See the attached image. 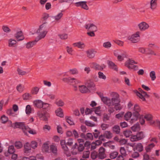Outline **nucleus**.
Segmentation results:
<instances>
[{"mask_svg":"<svg viewBox=\"0 0 160 160\" xmlns=\"http://www.w3.org/2000/svg\"><path fill=\"white\" fill-rule=\"evenodd\" d=\"M78 151L79 152H82L84 149V147L83 144L80 143L77 148Z\"/></svg>","mask_w":160,"mask_h":160,"instance_id":"bf43d9fd","label":"nucleus"},{"mask_svg":"<svg viewBox=\"0 0 160 160\" xmlns=\"http://www.w3.org/2000/svg\"><path fill=\"white\" fill-rule=\"evenodd\" d=\"M76 79L74 78H71V77H68L67 78H64L62 79V81L65 82H67L68 83H69V82L70 81L72 80H76Z\"/></svg>","mask_w":160,"mask_h":160,"instance_id":"3c124183","label":"nucleus"},{"mask_svg":"<svg viewBox=\"0 0 160 160\" xmlns=\"http://www.w3.org/2000/svg\"><path fill=\"white\" fill-rule=\"evenodd\" d=\"M63 13L61 12L59 13L57 15L54 17V18L56 20H58L61 19L63 16Z\"/></svg>","mask_w":160,"mask_h":160,"instance_id":"69168bd1","label":"nucleus"},{"mask_svg":"<svg viewBox=\"0 0 160 160\" xmlns=\"http://www.w3.org/2000/svg\"><path fill=\"white\" fill-rule=\"evenodd\" d=\"M155 146V145L153 143H152L150 144L146 147L145 148V150H146V152H150L151 149Z\"/></svg>","mask_w":160,"mask_h":160,"instance_id":"c756f323","label":"nucleus"},{"mask_svg":"<svg viewBox=\"0 0 160 160\" xmlns=\"http://www.w3.org/2000/svg\"><path fill=\"white\" fill-rule=\"evenodd\" d=\"M39 88L37 87L33 88L31 90V92L32 94H36L38 93Z\"/></svg>","mask_w":160,"mask_h":160,"instance_id":"6e6d98bb","label":"nucleus"},{"mask_svg":"<svg viewBox=\"0 0 160 160\" xmlns=\"http://www.w3.org/2000/svg\"><path fill=\"white\" fill-rule=\"evenodd\" d=\"M38 41L36 38L34 40L27 42L26 44V48L28 49L31 48L36 44Z\"/></svg>","mask_w":160,"mask_h":160,"instance_id":"dca6fc26","label":"nucleus"},{"mask_svg":"<svg viewBox=\"0 0 160 160\" xmlns=\"http://www.w3.org/2000/svg\"><path fill=\"white\" fill-rule=\"evenodd\" d=\"M146 54L156 55V54L154 53L153 51L148 48H147L146 49Z\"/></svg>","mask_w":160,"mask_h":160,"instance_id":"052dcab7","label":"nucleus"},{"mask_svg":"<svg viewBox=\"0 0 160 160\" xmlns=\"http://www.w3.org/2000/svg\"><path fill=\"white\" fill-rule=\"evenodd\" d=\"M79 89L80 92L82 93H86L90 92V90L88 88L87 86L81 85L79 86Z\"/></svg>","mask_w":160,"mask_h":160,"instance_id":"f8f14e48","label":"nucleus"},{"mask_svg":"<svg viewBox=\"0 0 160 160\" xmlns=\"http://www.w3.org/2000/svg\"><path fill=\"white\" fill-rule=\"evenodd\" d=\"M47 33V31H43L39 32V34L38 36L36 38L37 39L38 41H39L40 40L44 38Z\"/></svg>","mask_w":160,"mask_h":160,"instance_id":"4be33fe9","label":"nucleus"},{"mask_svg":"<svg viewBox=\"0 0 160 160\" xmlns=\"http://www.w3.org/2000/svg\"><path fill=\"white\" fill-rule=\"evenodd\" d=\"M98 77L100 78H102L104 80L106 79V76L103 73L101 72H98Z\"/></svg>","mask_w":160,"mask_h":160,"instance_id":"774afa93","label":"nucleus"},{"mask_svg":"<svg viewBox=\"0 0 160 160\" xmlns=\"http://www.w3.org/2000/svg\"><path fill=\"white\" fill-rule=\"evenodd\" d=\"M35 157L37 160H43L44 157L41 154H37Z\"/></svg>","mask_w":160,"mask_h":160,"instance_id":"0e129e2a","label":"nucleus"},{"mask_svg":"<svg viewBox=\"0 0 160 160\" xmlns=\"http://www.w3.org/2000/svg\"><path fill=\"white\" fill-rule=\"evenodd\" d=\"M150 76L152 81L154 80L156 78L155 72L154 71H152L150 73Z\"/></svg>","mask_w":160,"mask_h":160,"instance_id":"8fccbe9b","label":"nucleus"},{"mask_svg":"<svg viewBox=\"0 0 160 160\" xmlns=\"http://www.w3.org/2000/svg\"><path fill=\"white\" fill-rule=\"evenodd\" d=\"M31 148L35 149L37 147L38 143L35 141H32L30 144Z\"/></svg>","mask_w":160,"mask_h":160,"instance_id":"864d4df0","label":"nucleus"},{"mask_svg":"<svg viewBox=\"0 0 160 160\" xmlns=\"http://www.w3.org/2000/svg\"><path fill=\"white\" fill-rule=\"evenodd\" d=\"M103 46L106 48H109L111 47L112 45L111 43L110 42H105L103 43Z\"/></svg>","mask_w":160,"mask_h":160,"instance_id":"4d7b16f0","label":"nucleus"},{"mask_svg":"<svg viewBox=\"0 0 160 160\" xmlns=\"http://www.w3.org/2000/svg\"><path fill=\"white\" fill-rule=\"evenodd\" d=\"M15 147L17 149L21 148L23 146L22 143L20 141H16L14 143Z\"/></svg>","mask_w":160,"mask_h":160,"instance_id":"79ce46f5","label":"nucleus"},{"mask_svg":"<svg viewBox=\"0 0 160 160\" xmlns=\"http://www.w3.org/2000/svg\"><path fill=\"white\" fill-rule=\"evenodd\" d=\"M108 64L109 66L113 70L118 71V68L117 66L112 61H108Z\"/></svg>","mask_w":160,"mask_h":160,"instance_id":"aec40b11","label":"nucleus"},{"mask_svg":"<svg viewBox=\"0 0 160 160\" xmlns=\"http://www.w3.org/2000/svg\"><path fill=\"white\" fill-rule=\"evenodd\" d=\"M132 116V113L131 112H128L124 116V118L126 121H128L130 119Z\"/></svg>","mask_w":160,"mask_h":160,"instance_id":"f704fd0d","label":"nucleus"},{"mask_svg":"<svg viewBox=\"0 0 160 160\" xmlns=\"http://www.w3.org/2000/svg\"><path fill=\"white\" fill-rule=\"evenodd\" d=\"M118 99L119 98H112L111 100L112 105L114 106L116 104H119L120 103V101Z\"/></svg>","mask_w":160,"mask_h":160,"instance_id":"c85d7f7f","label":"nucleus"},{"mask_svg":"<svg viewBox=\"0 0 160 160\" xmlns=\"http://www.w3.org/2000/svg\"><path fill=\"white\" fill-rule=\"evenodd\" d=\"M104 135V137L108 139L111 138L112 137V134L110 131H105Z\"/></svg>","mask_w":160,"mask_h":160,"instance_id":"e433bc0d","label":"nucleus"},{"mask_svg":"<svg viewBox=\"0 0 160 160\" xmlns=\"http://www.w3.org/2000/svg\"><path fill=\"white\" fill-rule=\"evenodd\" d=\"M118 155V152L116 151H113L111 152L110 154V158L111 159L115 158Z\"/></svg>","mask_w":160,"mask_h":160,"instance_id":"58836bf2","label":"nucleus"},{"mask_svg":"<svg viewBox=\"0 0 160 160\" xmlns=\"http://www.w3.org/2000/svg\"><path fill=\"white\" fill-rule=\"evenodd\" d=\"M16 40L12 39H10L8 40V46L10 47H15V45L16 44Z\"/></svg>","mask_w":160,"mask_h":160,"instance_id":"393cba45","label":"nucleus"},{"mask_svg":"<svg viewBox=\"0 0 160 160\" xmlns=\"http://www.w3.org/2000/svg\"><path fill=\"white\" fill-rule=\"evenodd\" d=\"M15 149L13 145L9 146L8 147V152L10 154L14 153Z\"/></svg>","mask_w":160,"mask_h":160,"instance_id":"ea45409f","label":"nucleus"},{"mask_svg":"<svg viewBox=\"0 0 160 160\" xmlns=\"http://www.w3.org/2000/svg\"><path fill=\"white\" fill-rule=\"evenodd\" d=\"M157 0H151L150 2V8L151 9H155L157 6Z\"/></svg>","mask_w":160,"mask_h":160,"instance_id":"b1692460","label":"nucleus"},{"mask_svg":"<svg viewBox=\"0 0 160 160\" xmlns=\"http://www.w3.org/2000/svg\"><path fill=\"white\" fill-rule=\"evenodd\" d=\"M138 90L139 92H138L137 90H135L134 92L139 97V98L141 99L143 101H145L146 99L144 97V95L146 92L143 90L141 88H139Z\"/></svg>","mask_w":160,"mask_h":160,"instance_id":"39448f33","label":"nucleus"},{"mask_svg":"<svg viewBox=\"0 0 160 160\" xmlns=\"http://www.w3.org/2000/svg\"><path fill=\"white\" fill-rule=\"evenodd\" d=\"M1 122L2 123H5L7 121H8V117L5 115H3L0 118Z\"/></svg>","mask_w":160,"mask_h":160,"instance_id":"4c0bfd02","label":"nucleus"},{"mask_svg":"<svg viewBox=\"0 0 160 160\" xmlns=\"http://www.w3.org/2000/svg\"><path fill=\"white\" fill-rule=\"evenodd\" d=\"M8 122L9 123V125L8 126L9 127H13L14 128H19L22 129L23 130H26L27 129L24 122H16L14 123V126H13L10 120L8 121Z\"/></svg>","mask_w":160,"mask_h":160,"instance_id":"f03ea898","label":"nucleus"},{"mask_svg":"<svg viewBox=\"0 0 160 160\" xmlns=\"http://www.w3.org/2000/svg\"><path fill=\"white\" fill-rule=\"evenodd\" d=\"M144 118L146 119L147 121H149L153 119V116L151 114H147L144 116Z\"/></svg>","mask_w":160,"mask_h":160,"instance_id":"603ef678","label":"nucleus"},{"mask_svg":"<svg viewBox=\"0 0 160 160\" xmlns=\"http://www.w3.org/2000/svg\"><path fill=\"white\" fill-rule=\"evenodd\" d=\"M112 130L113 132L116 134H119L120 132V128L119 126L115 125L112 128Z\"/></svg>","mask_w":160,"mask_h":160,"instance_id":"6ab92c4d","label":"nucleus"},{"mask_svg":"<svg viewBox=\"0 0 160 160\" xmlns=\"http://www.w3.org/2000/svg\"><path fill=\"white\" fill-rule=\"evenodd\" d=\"M137 150L139 152H141L143 150V146L141 143H138L136 147Z\"/></svg>","mask_w":160,"mask_h":160,"instance_id":"c03bdc74","label":"nucleus"},{"mask_svg":"<svg viewBox=\"0 0 160 160\" xmlns=\"http://www.w3.org/2000/svg\"><path fill=\"white\" fill-rule=\"evenodd\" d=\"M101 100L103 103L108 107L111 105V100L110 99L107 97H103L102 98Z\"/></svg>","mask_w":160,"mask_h":160,"instance_id":"4468645a","label":"nucleus"},{"mask_svg":"<svg viewBox=\"0 0 160 160\" xmlns=\"http://www.w3.org/2000/svg\"><path fill=\"white\" fill-rule=\"evenodd\" d=\"M145 137L144 132H138L136 135H132L131 137V141L132 142L137 141L143 139Z\"/></svg>","mask_w":160,"mask_h":160,"instance_id":"f257e3e1","label":"nucleus"},{"mask_svg":"<svg viewBox=\"0 0 160 160\" xmlns=\"http://www.w3.org/2000/svg\"><path fill=\"white\" fill-rule=\"evenodd\" d=\"M46 24L47 22H43V23L39 26V28L37 31L36 33H39V32L43 31H46L47 28Z\"/></svg>","mask_w":160,"mask_h":160,"instance_id":"ddd939ff","label":"nucleus"},{"mask_svg":"<svg viewBox=\"0 0 160 160\" xmlns=\"http://www.w3.org/2000/svg\"><path fill=\"white\" fill-rule=\"evenodd\" d=\"M31 147L30 144L28 142H26L24 145L23 151L25 153H28L31 152Z\"/></svg>","mask_w":160,"mask_h":160,"instance_id":"2eb2a0df","label":"nucleus"},{"mask_svg":"<svg viewBox=\"0 0 160 160\" xmlns=\"http://www.w3.org/2000/svg\"><path fill=\"white\" fill-rule=\"evenodd\" d=\"M96 52V51L93 49H89L86 51L87 56L89 58H93L94 57Z\"/></svg>","mask_w":160,"mask_h":160,"instance_id":"1a4fd4ad","label":"nucleus"},{"mask_svg":"<svg viewBox=\"0 0 160 160\" xmlns=\"http://www.w3.org/2000/svg\"><path fill=\"white\" fill-rule=\"evenodd\" d=\"M91 157L92 159H95L97 158L98 157V152L96 151L92 152L91 154Z\"/></svg>","mask_w":160,"mask_h":160,"instance_id":"37998d69","label":"nucleus"},{"mask_svg":"<svg viewBox=\"0 0 160 160\" xmlns=\"http://www.w3.org/2000/svg\"><path fill=\"white\" fill-rule=\"evenodd\" d=\"M24 87L21 84H19L16 87L17 90L19 92H22L23 91Z\"/></svg>","mask_w":160,"mask_h":160,"instance_id":"09e8293b","label":"nucleus"},{"mask_svg":"<svg viewBox=\"0 0 160 160\" xmlns=\"http://www.w3.org/2000/svg\"><path fill=\"white\" fill-rule=\"evenodd\" d=\"M105 68L104 65L103 66H100V65L95 64L94 65V68L96 70H102L103 69Z\"/></svg>","mask_w":160,"mask_h":160,"instance_id":"c9c22d12","label":"nucleus"},{"mask_svg":"<svg viewBox=\"0 0 160 160\" xmlns=\"http://www.w3.org/2000/svg\"><path fill=\"white\" fill-rule=\"evenodd\" d=\"M56 115L61 118L63 117L64 114L62 109L59 108L55 111Z\"/></svg>","mask_w":160,"mask_h":160,"instance_id":"412c9836","label":"nucleus"},{"mask_svg":"<svg viewBox=\"0 0 160 160\" xmlns=\"http://www.w3.org/2000/svg\"><path fill=\"white\" fill-rule=\"evenodd\" d=\"M51 152H52L54 156L57 155V147L54 143H52V145H51Z\"/></svg>","mask_w":160,"mask_h":160,"instance_id":"f3484780","label":"nucleus"},{"mask_svg":"<svg viewBox=\"0 0 160 160\" xmlns=\"http://www.w3.org/2000/svg\"><path fill=\"white\" fill-rule=\"evenodd\" d=\"M110 116H109L108 114L106 113H104L103 114V120L104 122L106 121L109 120Z\"/></svg>","mask_w":160,"mask_h":160,"instance_id":"338daca9","label":"nucleus"},{"mask_svg":"<svg viewBox=\"0 0 160 160\" xmlns=\"http://www.w3.org/2000/svg\"><path fill=\"white\" fill-rule=\"evenodd\" d=\"M14 36L18 41L22 40L24 39V37L23 36L22 32L21 31L18 32L14 35Z\"/></svg>","mask_w":160,"mask_h":160,"instance_id":"9b49d317","label":"nucleus"},{"mask_svg":"<svg viewBox=\"0 0 160 160\" xmlns=\"http://www.w3.org/2000/svg\"><path fill=\"white\" fill-rule=\"evenodd\" d=\"M141 115L139 112H133L132 113V118L131 119L130 122L131 123H132L137 121L138 120V118H140Z\"/></svg>","mask_w":160,"mask_h":160,"instance_id":"0eeeda50","label":"nucleus"},{"mask_svg":"<svg viewBox=\"0 0 160 160\" xmlns=\"http://www.w3.org/2000/svg\"><path fill=\"white\" fill-rule=\"evenodd\" d=\"M66 121L70 125H74L73 121L71 120V117L67 116L65 117Z\"/></svg>","mask_w":160,"mask_h":160,"instance_id":"72a5a7b5","label":"nucleus"},{"mask_svg":"<svg viewBox=\"0 0 160 160\" xmlns=\"http://www.w3.org/2000/svg\"><path fill=\"white\" fill-rule=\"evenodd\" d=\"M60 145L63 151L68 148L65 140H62L60 141Z\"/></svg>","mask_w":160,"mask_h":160,"instance_id":"bb28decb","label":"nucleus"},{"mask_svg":"<svg viewBox=\"0 0 160 160\" xmlns=\"http://www.w3.org/2000/svg\"><path fill=\"white\" fill-rule=\"evenodd\" d=\"M70 73L72 74H76L78 73V71L76 68H74L69 70Z\"/></svg>","mask_w":160,"mask_h":160,"instance_id":"e2e57ef3","label":"nucleus"},{"mask_svg":"<svg viewBox=\"0 0 160 160\" xmlns=\"http://www.w3.org/2000/svg\"><path fill=\"white\" fill-rule=\"evenodd\" d=\"M42 152H48L49 149L48 144L47 142L44 143L42 145Z\"/></svg>","mask_w":160,"mask_h":160,"instance_id":"5701e85b","label":"nucleus"},{"mask_svg":"<svg viewBox=\"0 0 160 160\" xmlns=\"http://www.w3.org/2000/svg\"><path fill=\"white\" fill-rule=\"evenodd\" d=\"M140 32L137 31L132 35L130 37L128 38V39L133 43H137L139 41L138 38L140 37Z\"/></svg>","mask_w":160,"mask_h":160,"instance_id":"7ed1b4c3","label":"nucleus"},{"mask_svg":"<svg viewBox=\"0 0 160 160\" xmlns=\"http://www.w3.org/2000/svg\"><path fill=\"white\" fill-rule=\"evenodd\" d=\"M2 29L4 32L7 33L11 31V29L8 27L6 26H2Z\"/></svg>","mask_w":160,"mask_h":160,"instance_id":"680f3d73","label":"nucleus"},{"mask_svg":"<svg viewBox=\"0 0 160 160\" xmlns=\"http://www.w3.org/2000/svg\"><path fill=\"white\" fill-rule=\"evenodd\" d=\"M90 152L89 151H85L83 152L82 158H87L89 157Z\"/></svg>","mask_w":160,"mask_h":160,"instance_id":"a18cd8bd","label":"nucleus"},{"mask_svg":"<svg viewBox=\"0 0 160 160\" xmlns=\"http://www.w3.org/2000/svg\"><path fill=\"white\" fill-rule=\"evenodd\" d=\"M133 63H134L135 64H137V62H135V61L134 60H131L130 59H129L128 62H126L125 63V66L127 67L128 68H130V64H133Z\"/></svg>","mask_w":160,"mask_h":160,"instance_id":"2f4dec72","label":"nucleus"},{"mask_svg":"<svg viewBox=\"0 0 160 160\" xmlns=\"http://www.w3.org/2000/svg\"><path fill=\"white\" fill-rule=\"evenodd\" d=\"M138 26L140 30L142 31H144L148 29L149 27L148 24L144 22H142L139 24Z\"/></svg>","mask_w":160,"mask_h":160,"instance_id":"6e6552de","label":"nucleus"},{"mask_svg":"<svg viewBox=\"0 0 160 160\" xmlns=\"http://www.w3.org/2000/svg\"><path fill=\"white\" fill-rule=\"evenodd\" d=\"M60 145L63 151L68 148L65 140H62L60 141Z\"/></svg>","mask_w":160,"mask_h":160,"instance_id":"cd10ccee","label":"nucleus"},{"mask_svg":"<svg viewBox=\"0 0 160 160\" xmlns=\"http://www.w3.org/2000/svg\"><path fill=\"white\" fill-rule=\"evenodd\" d=\"M31 108L30 105H27L26 108L25 112L27 114H29L31 112Z\"/></svg>","mask_w":160,"mask_h":160,"instance_id":"de8ad7c7","label":"nucleus"},{"mask_svg":"<svg viewBox=\"0 0 160 160\" xmlns=\"http://www.w3.org/2000/svg\"><path fill=\"white\" fill-rule=\"evenodd\" d=\"M86 1H80L75 3V6L77 7H81L82 8L86 10H88L89 8L87 4Z\"/></svg>","mask_w":160,"mask_h":160,"instance_id":"423d86ee","label":"nucleus"},{"mask_svg":"<svg viewBox=\"0 0 160 160\" xmlns=\"http://www.w3.org/2000/svg\"><path fill=\"white\" fill-rule=\"evenodd\" d=\"M132 130L133 131H139L140 129V127L139 123H138L135 124L131 127Z\"/></svg>","mask_w":160,"mask_h":160,"instance_id":"473e14b6","label":"nucleus"},{"mask_svg":"<svg viewBox=\"0 0 160 160\" xmlns=\"http://www.w3.org/2000/svg\"><path fill=\"white\" fill-rule=\"evenodd\" d=\"M55 103L58 106L62 107L64 104V102L61 99H60L58 101H56Z\"/></svg>","mask_w":160,"mask_h":160,"instance_id":"49530a36","label":"nucleus"},{"mask_svg":"<svg viewBox=\"0 0 160 160\" xmlns=\"http://www.w3.org/2000/svg\"><path fill=\"white\" fill-rule=\"evenodd\" d=\"M43 102L42 101L40 100H37L33 102V104L35 106L38 108H41L42 107Z\"/></svg>","mask_w":160,"mask_h":160,"instance_id":"a211bd4d","label":"nucleus"},{"mask_svg":"<svg viewBox=\"0 0 160 160\" xmlns=\"http://www.w3.org/2000/svg\"><path fill=\"white\" fill-rule=\"evenodd\" d=\"M99 152L98 153V158L101 159L105 158L107 156L105 153V149L102 147H100L99 149Z\"/></svg>","mask_w":160,"mask_h":160,"instance_id":"20e7f679","label":"nucleus"},{"mask_svg":"<svg viewBox=\"0 0 160 160\" xmlns=\"http://www.w3.org/2000/svg\"><path fill=\"white\" fill-rule=\"evenodd\" d=\"M73 45L74 47H77L80 48H83L84 47V44L82 43L81 42H77L74 43L73 44Z\"/></svg>","mask_w":160,"mask_h":160,"instance_id":"a878e982","label":"nucleus"},{"mask_svg":"<svg viewBox=\"0 0 160 160\" xmlns=\"http://www.w3.org/2000/svg\"><path fill=\"white\" fill-rule=\"evenodd\" d=\"M120 152L121 155H122L125 157L127 155L126 152L124 147H121L120 149Z\"/></svg>","mask_w":160,"mask_h":160,"instance_id":"5fc2aeb1","label":"nucleus"},{"mask_svg":"<svg viewBox=\"0 0 160 160\" xmlns=\"http://www.w3.org/2000/svg\"><path fill=\"white\" fill-rule=\"evenodd\" d=\"M86 85L89 89L94 90L96 88V85L94 82L91 80L87 81Z\"/></svg>","mask_w":160,"mask_h":160,"instance_id":"9d476101","label":"nucleus"},{"mask_svg":"<svg viewBox=\"0 0 160 160\" xmlns=\"http://www.w3.org/2000/svg\"><path fill=\"white\" fill-rule=\"evenodd\" d=\"M140 111L141 108L137 104H135L134 106L133 112H138L139 113Z\"/></svg>","mask_w":160,"mask_h":160,"instance_id":"13d9d810","label":"nucleus"},{"mask_svg":"<svg viewBox=\"0 0 160 160\" xmlns=\"http://www.w3.org/2000/svg\"><path fill=\"white\" fill-rule=\"evenodd\" d=\"M123 133L126 138H128L131 135L132 132L130 130H126L123 131Z\"/></svg>","mask_w":160,"mask_h":160,"instance_id":"a19ab883","label":"nucleus"},{"mask_svg":"<svg viewBox=\"0 0 160 160\" xmlns=\"http://www.w3.org/2000/svg\"><path fill=\"white\" fill-rule=\"evenodd\" d=\"M22 98L24 100H26L32 98V96L29 93H26L22 96Z\"/></svg>","mask_w":160,"mask_h":160,"instance_id":"7c9ffc66","label":"nucleus"}]
</instances>
